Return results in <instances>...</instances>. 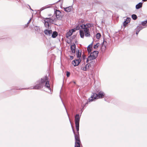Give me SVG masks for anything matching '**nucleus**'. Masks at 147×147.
<instances>
[{
	"label": "nucleus",
	"mask_w": 147,
	"mask_h": 147,
	"mask_svg": "<svg viewBox=\"0 0 147 147\" xmlns=\"http://www.w3.org/2000/svg\"><path fill=\"white\" fill-rule=\"evenodd\" d=\"M69 57H70V59L72 60L74 58V57L73 56L70 55Z\"/></svg>",
	"instance_id": "44"
},
{
	"label": "nucleus",
	"mask_w": 147,
	"mask_h": 147,
	"mask_svg": "<svg viewBox=\"0 0 147 147\" xmlns=\"http://www.w3.org/2000/svg\"><path fill=\"white\" fill-rule=\"evenodd\" d=\"M45 34L47 35H50L52 33V31L51 30H49L47 29H45L44 31Z\"/></svg>",
	"instance_id": "14"
},
{
	"label": "nucleus",
	"mask_w": 147,
	"mask_h": 147,
	"mask_svg": "<svg viewBox=\"0 0 147 147\" xmlns=\"http://www.w3.org/2000/svg\"><path fill=\"white\" fill-rule=\"evenodd\" d=\"M76 30L75 29V28H73L71 30H70L69 31H71V32L72 34L74 32H75Z\"/></svg>",
	"instance_id": "39"
},
{
	"label": "nucleus",
	"mask_w": 147,
	"mask_h": 147,
	"mask_svg": "<svg viewBox=\"0 0 147 147\" xmlns=\"http://www.w3.org/2000/svg\"><path fill=\"white\" fill-rule=\"evenodd\" d=\"M70 49L71 50V52L72 53H74V54H75L76 50V45L74 43H73V45H71L70 47Z\"/></svg>",
	"instance_id": "10"
},
{
	"label": "nucleus",
	"mask_w": 147,
	"mask_h": 147,
	"mask_svg": "<svg viewBox=\"0 0 147 147\" xmlns=\"http://www.w3.org/2000/svg\"><path fill=\"white\" fill-rule=\"evenodd\" d=\"M144 2H145L147 1V0H142Z\"/></svg>",
	"instance_id": "50"
},
{
	"label": "nucleus",
	"mask_w": 147,
	"mask_h": 147,
	"mask_svg": "<svg viewBox=\"0 0 147 147\" xmlns=\"http://www.w3.org/2000/svg\"><path fill=\"white\" fill-rule=\"evenodd\" d=\"M62 1H63V0H62Z\"/></svg>",
	"instance_id": "58"
},
{
	"label": "nucleus",
	"mask_w": 147,
	"mask_h": 147,
	"mask_svg": "<svg viewBox=\"0 0 147 147\" xmlns=\"http://www.w3.org/2000/svg\"><path fill=\"white\" fill-rule=\"evenodd\" d=\"M72 34L71 31L69 30L66 34V38H68L69 37L71 36Z\"/></svg>",
	"instance_id": "25"
},
{
	"label": "nucleus",
	"mask_w": 147,
	"mask_h": 147,
	"mask_svg": "<svg viewBox=\"0 0 147 147\" xmlns=\"http://www.w3.org/2000/svg\"><path fill=\"white\" fill-rule=\"evenodd\" d=\"M48 16H52V14H49L48 15Z\"/></svg>",
	"instance_id": "51"
},
{
	"label": "nucleus",
	"mask_w": 147,
	"mask_h": 147,
	"mask_svg": "<svg viewBox=\"0 0 147 147\" xmlns=\"http://www.w3.org/2000/svg\"><path fill=\"white\" fill-rule=\"evenodd\" d=\"M93 42H92L87 47V50L88 53H90L92 49Z\"/></svg>",
	"instance_id": "12"
},
{
	"label": "nucleus",
	"mask_w": 147,
	"mask_h": 147,
	"mask_svg": "<svg viewBox=\"0 0 147 147\" xmlns=\"http://www.w3.org/2000/svg\"><path fill=\"white\" fill-rule=\"evenodd\" d=\"M136 30V35H137L139 32L140 31V29L139 28H138V26H137V28L135 29Z\"/></svg>",
	"instance_id": "33"
},
{
	"label": "nucleus",
	"mask_w": 147,
	"mask_h": 147,
	"mask_svg": "<svg viewBox=\"0 0 147 147\" xmlns=\"http://www.w3.org/2000/svg\"><path fill=\"white\" fill-rule=\"evenodd\" d=\"M84 31L85 33V36L87 37H90L91 35L90 32L89 28H86L84 30Z\"/></svg>",
	"instance_id": "9"
},
{
	"label": "nucleus",
	"mask_w": 147,
	"mask_h": 147,
	"mask_svg": "<svg viewBox=\"0 0 147 147\" xmlns=\"http://www.w3.org/2000/svg\"><path fill=\"white\" fill-rule=\"evenodd\" d=\"M75 29L76 30H78L80 29V26L79 25V24L75 28Z\"/></svg>",
	"instance_id": "37"
},
{
	"label": "nucleus",
	"mask_w": 147,
	"mask_h": 147,
	"mask_svg": "<svg viewBox=\"0 0 147 147\" xmlns=\"http://www.w3.org/2000/svg\"><path fill=\"white\" fill-rule=\"evenodd\" d=\"M28 26V25H27L26 24L24 26V28H25L26 27H27Z\"/></svg>",
	"instance_id": "45"
},
{
	"label": "nucleus",
	"mask_w": 147,
	"mask_h": 147,
	"mask_svg": "<svg viewBox=\"0 0 147 147\" xmlns=\"http://www.w3.org/2000/svg\"><path fill=\"white\" fill-rule=\"evenodd\" d=\"M105 101H107V100H106V98H105Z\"/></svg>",
	"instance_id": "56"
},
{
	"label": "nucleus",
	"mask_w": 147,
	"mask_h": 147,
	"mask_svg": "<svg viewBox=\"0 0 147 147\" xmlns=\"http://www.w3.org/2000/svg\"><path fill=\"white\" fill-rule=\"evenodd\" d=\"M141 25H140H140H139L138 26V28H139V29H140V30H142V29L144 28V27H143V26H142Z\"/></svg>",
	"instance_id": "36"
},
{
	"label": "nucleus",
	"mask_w": 147,
	"mask_h": 147,
	"mask_svg": "<svg viewBox=\"0 0 147 147\" xmlns=\"http://www.w3.org/2000/svg\"><path fill=\"white\" fill-rule=\"evenodd\" d=\"M70 75V73L69 71H66V76L67 77H69Z\"/></svg>",
	"instance_id": "38"
},
{
	"label": "nucleus",
	"mask_w": 147,
	"mask_h": 147,
	"mask_svg": "<svg viewBox=\"0 0 147 147\" xmlns=\"http://www.w3.org/2000/svg\"><path fill=\"white\" fill-rule=\"evenodd\" d=\"M74 84H76V83L75 82H74Z\"/></svg>",
	"instance_id": "55"
},
{
	"label": "nucleus",
	"mask_w": 147,
	"mask_h": 147,
	"mask_svg": "<svg viewBox=\"0 0 147 147\" xmlns=\"http://www.w3.org/2000/svg\"><path fill=\"white\" fill-rule=\"evenodd\" d=\"M146 22H147V20H146Z\"/></svg>",
	"instance_id": "57"
},
{
	"label": "nucleus",
	"mask_w": 147,
	"mask_h": 147,
	"mask_svg": "<svg viewBox=\"0 0 147 147\" xmlns=\"http://www.w3.org/2000/svg\"><path fill=\"white\" fill-rule=\"evenodd\" d=\"M49 7H50L48 5H47L46 6H45V7H42L40 9V11H42L43 10H44V9H45L46 8H48Z\"/></svg>",
	"instance_id": "32"
},
{
	"label": "nucleus",
	"mask_w": 147,
	"mask_h": 147,
	"mask_svg": "<svg viewBox=\"0 0 147 147\" xmlns=\"http://www.w3.org/2000/svg\"><path fill=\"white\" fill-rule=\"evenodd\" d=\"M131 18L134 20H136L137 18V16L136 15L133 14L131 16Z\"/></svg>",
	"instance_id": "30"
},
{
	"label": "nucleus",
	"mask_w": 147,
	"mask_h": 147,
	"mask_svg": "<svg viewBox=\"0 0 147 147\" xmlns=\"http://www.w3.org/2000/svg\"><path fill=\"white\" fill-rule=\"evenodd\" d=\"M89 64L90 66H94V64L95 63V62L94 60H92L89 63H88Z\"/></svg>",
	"instance_id": "26"
},
{
	"label": "nucleus",
	"mask_w": 147,
	"mask_h": 147,
	"mask_svg": "<svg viewBox=\"0 0 147 147\" xmlns=\"http://www.w3.org/2000/svg\"><path fill=\"white\" fill-rule=\"evenodd\" d=\"M80 115L79 114H77L75 117V123L77 131H79V123L80 118Z\"/></svg>",
	"instance_id": "4"
},
{
	"label": "nucleus",
	"mask_w": 147,
	"mask_h": 147,
	"mask_svg": "<svg viewBox=\"0 0 147 147\" xmlns=\"http://www.w3.org/2000/svg\"><path fill=\"white\" fill-rule=\"evenodd\" d=\"M85 25L87 28L94 26V24L92 23H87Z\"/></svg>",
	"instance_id": "19"
},
{
	"label": "nucleus",
	"mask_w": 147,
	"mask_h": 147,
	"mask_svg": "<svg viewBox=\"0 0 147 147\" xmlns=\"http://www.w3.org/2000/svg\"><path fill=\"white\" fill-rule=\"evenodd\" d=\"M143 3L142 2H140L137 4L136 6V9H139L141 8L142 6Z\"/></svg>",
	"instance_id": "18"
},
{
	"label": "nucleus",
	"mask_w": 147,
	"mask_h": 147,
	"mask_svg": "<svg viewBox=\"0 0 147 147\" xmlns=\"http://www.w3.org/2000/svg\"><path fill=\"white\" fill-rule=\"evenodd\" d=\"M76 37V36L74 35H73L72 36H71L70 38V39H69L70 42H67V43L68 44L70 43L71 42V41H72V40L75 38Z\"/></svg>",
	"instance_id": "27"
},
{
	"label": "nucleus",
	"mask_w": 147,
	"mask_h": 147,
	"mask_svg": "<svg viewBox=\"0 0 147 147\" xmlns=\"http://www.w3.org/2000/svg\"><path fill=\"white\" fill-rule=\"evenodd\" d=\"M140 25H141L143 26H147V22L146 20H145L142 22L140 24Z\"/></svg>",
	"instance_id": "28"
},
{
	"label": "nucleus",
	"mask_w": 147,
	"mask_h": 147,
	"mask_svg": "<svg viewBox=\"0 0 147 147\" xmlns=\"http://www.w3.org/2000/svg\"><path fill=\"white\" fill-rule=\"evenodd\" d=\"M85 101H86V102L85 103V104H84L82 105V108H84V107H85L86 105H88V100L86 99V100H85Z\"/></svg>",
	"instance_id": "31"
},
{
	"label": "nucleus",
	"mask_w": 147,
	"mask_h": 147,
	"mask_svg": "<svg viewBox=\"0 0 147 147\" xmlns=\"http://www.w3.org/2000/svg\"><path fill=\"white\" fill-rule=\"evenodd\" d=\"M61 100L62 102V103H63V104L66 109L67 115H68V116L69 117V115L67 112V109L66 108V107L65 105H64V103H63V102L62 100V99L61 98ZM69 121H70V124L71 125V127L72 128L73 132V133L74 135L75 141H76V144H77L78 145V146H77V147H80V138H79V131H77V134H76L75 132L74 129V127L72 125L71 123V121L70 120L69 118Z\"/></svg>",
	"instance_id": "2"
},
{
	"label": "nucleus",
	"mask_w": 147,
	"mask_h": 147,
	"mask_svg": "<svg viewBox=\"0 0 147 147\" xmlns=\"http://www.w3.org/2000/svg\"><path fill=\"white\" fill-rule=\"evenodd\" d=\"M31 19H30L28 21V22L30 23L31 22Z\"/></svg>",
	"instance_id": "49"
},
{
	"label": "nucleus",
	"mask_w": 147,
	"mask_h": 147,
	"mask_svg": "<svg viewBox=\"0 0 147 147\" xmlns=\"http://www.w3.org/2000/svg\"><path fill=\"white\" fill-rule=\"evenodd\" d=\"M29 23H30L29 22H27V23L26 24H27V25H28V24H29Z\"/></svg>",
	"instance_id": "53"
},
{
	"label": "nucleus",
	"mask_w": 147,
	"mask_h": 147,
	"mask_svg": "<svg viewBox=\"0 0 147 147\" xmlns=\"http://www.w3.org/2000/svg\"><path fill=\"white\" fill-rule=\"evenodd\" d=\"M96 37L97 39H99L101 36V35L99 33H98L96 35Z\"/></svg>",
	"instance_id": "34"
},
{
	"label": "nucleus",
	"mask_w": 147,
	"mask_h": 147,
	"mask_svg": "<svg viewBox=\"0 0 147 147\" xmlns=\"http://www.w3.org/2000/svg\"><path fill=\"white\" fill-rule=\"evenodd\" d=\"M99 44V43H98L94 45L93 46V48L95 49L97 48L99 46V45H98Z\"/></svg>",
	"instance_id": "35"
},
{
	"label": "nucleus",
	"mask_w": 147,
	"mask_h": 147,
	"mask_svg": "<svg viewBox=\"0 0 147 147\" xmlns=\"http://www.w3.org/2000/svg\"><path fill=\"white\" fill-rule=\"evenodd\" d=\"M29 7V9H30V10H32V11H33V10L31 8L30 6V7Z\"/></svg>",
	"instance_id": "47"
},
{
	"label": "nucleus",
	"mask_w": 147,
	"mask_h": 147,
	"mask_svg": "<svg viewBox=\"0 0 147 147\" xmlns=\"http://www.w3.org/2000/svg\"><path fill=\"white\" fill-rule=\"evenodd\" d=\"M35 30L37 31H38L39 30H40L39 27L36 26L35 28Z\"/></svg>",
	"instance_id": "41"
},
{
	"label": "nucleus",
	"mask_w": 147,
	"mask_h": 147,
	"mask_svg": "<svg viewBox=\"0 0 147 147\" xmlns=\"http://www.w3.org/2000/svg\"><path fill=\"white\" fill-rule=\"evenodd\" d=\"M57 32L56 31H54L52 33V37L53 38H55L57 36Z\"/></svg>",
	"instance_id": "21"
},
{
	"label": "nucleus",
	"mask_w": 147,
	"mask_h": 147,
	"mask_svg": "<svg viewBox=\"0 0 147 147\" xmlns=\"http://www.w3.org/2000/svg\"><path fill=\"white\" fill-rule=\"evenodd\" d=\"M82 51H80L79 49L76 50L77 57L79 59H80L81 58Z\"/></svg>",
	"instance_id": "16"
},
{
	"label": "nucleus",
	"mask_w": 147,
	"mask_h": 147,
	"mask_svg": "<svg viewBox=\"0 0 147 147\" xmlns=\"http://www.w3.org/2000/svg\"><path fill=\"white\" fill-rule=\"evenodd\" d=\"M91 67L90 66L89 64L88 63L84 67H82L81 69L83 71H86L89 69L90 67Z\"/></svg>",
	"instance_id": "13"
},
{
	"label": "nucleus",
	"mask_w": 147,
	"mask_h": 147,
	"mask_svg": "<svg viewBox=\"0 0 147 147\" xmlns=\"http://www.w3.org/2000/svg\"><path fill=\"white\" fill-rule=\"evenodd\" d=\"M105 95V93L102 91H99L98 93H92L91 96L88 99L89 102L92 101L98 98H102Z\"/></svg>",
	"instance_id": "3"
},
{
	"label": "nucleus",
	"mask_w": 147,
	"mask_h": 147,
	"mask_svg": "<svg viewBox=\"0 0 147 147\" xmlns=\"http://www.w3.org/2000/svg\"><path fill=\"white\" fill-rule=\"evenodd\" d=\"M81 61V59H76L73 60L72 62V63L74 67L78 65Z\"/></svg>",
	"instance_id": "8"
},
{
	"label": "nucleus",
	"mask_w": 147,
	"mask_h": 147,
	"mask_svg": "<svg viewBox=\"0 0 147 147\" xmlns=\"http://www.w3.org/2000/svg\"><path fill=\"white\" fill-rule=\"evenodd\" d=\"M90 53H92V55L96 59L98 56V52L97 51H94L92 52H90Z\"/></svg>",
	"instance_id": "17"
},
{
	"label": "nucleus",
	"mask_w": 147,
	"mask_h": 147,
	"mask_svg": "<svg viewBox=\"0 0 147 147\" xmlns=\"http://www.w3.org/2000/svg\"><path fill=\"white\" fill-rule=\"evenodd\" d=\"M47 80L48 77L47 76H46L43 78L37 81L35 83V85L32 88L30 87L27 88V89L39 90L44 86L45 88L48 89L51 92V90L49 84V81L47 80Z\"/></svg>",
	"instance_id": "1"
},
{
	"label": "nucleus",
	"mask_w": 147,
	"mask_h": 147,
	"mask_svg": "<svg viewBox=\"0 0 147 147\" xmlns=\"http://www.w3.org/2000/svg\"><path fill=\"white\" fill-rule=\"evenodd\" d=\"M107 44V42L104 39L101 48V51L103 53L105 52L106 49V45Z\"/></svg>",
	"instance_id": "7"
},
{
	"label": "nucleus",
	"mask_w": 147,
	"mask_h": 147,
	"mask_svg": "<svg viewBox=\"0 0 147 147\" xmlns=\"http://www.w3.org/2000/svg\"><path fill=\"white\" fill-rule=\"evenodd\" d=\"M80 26V27L82 29H84H84H85L86 28L85 24H81Z\"/></svg>",
	"instance_id": "29"
},
{
	"label": "nucleus",
	"mask_w": 147,
	"mask_h": 147,
	"mask_svg": "<svg viewBox=\"0 0 147 147\" xmlns=\"http://www.w3.org/2000/svg\"><path fill=\"white\" fill-rule=\"evenodd\" d=\"M83 54L82 55V58L83 60L85 59L86 58V56L84 55V53H83Z\"/></svg>",
	"instance_id": "40"
},
{
	"label": "nucleus",
	"mask_w": 147,
	"mask_h": 147,
	"mask_svg": "<svg viewBox=\"0 0 147 147\" xmlns=\"http://www.w3.org/2000/svg\"><path fill=\"white\" fill-rule=\"evenodd\" d=\"M29 23H30L29 22H27V23L26 24H27V25H28V24H29Z\"/></svg>",
	"instance_id": "54"
},
{
	"label": "nucleus",
	"mask_w": 147,
	"mask_h": 147,
	"mask_svg": "<svg viewBox=\"0 0 147 147\" xmlns=\"http://www.w3.org/2000/svg\"><path fill=\"white\" fill-rule=\"evenodd\" d=\"M23 89H27V88H19L17 86H14L11 89V90H23Z\"/></svg>",
	"instance_id": "20"
},
{
	"label": "nucleus",
	"mask_w": 147,
	"mask_h": 147,
	"mask_svg": "<svg viewBox=\"0 0 147 147\" xmlns=\"http://www.w3.org/2000/svg\"><path fill=\"white\" fill-rule=\"evenodd\" d=\"M84 22V20L82 19L81 20L80 22V21H79L78 22V23H79V24L80 23V22L83 23Z\"/></svg>",
	"instance_id": "42"
},
{
	"label": "nucleus",
	"mask_w": 147,
	"mask_h": 147,
	"mask_svg": "<svg viewBox=\"0 0 147 147\" xmlns=\"http://www.w3.org/2000/svg\"><path fill=\"white\" fill-rule=\"evenodd\" d=\"M26 6H27H27H28L29 7H30V5H29L28 4H27V5H26Z\"/></svg>",
	"instance_id": "48"
},
{
	"label": "nucleus",
	"mask_w": 147,
	"mask_h": 147,
	"mask_svg": "<svg viewBox=\"0 0 147 147\" xmlns=\"http://www.w3.org/2000/svg\"><path fill=\"white\" fill-rule=\"evenodd\" d=\"M90 61V59H88V58H87V59H86V62L87 63H88L89 61Z\"/></svg>",
	"instance_id": "43"
},
{
	"label": "nucleus",
	"mask_w": 147,
	"mask_h": 147,
	"mask_svg": "<svg viewBox=\"0 0 147 147\" xmlns=\"http://www.w3.org/2000/svg\"><path fill=\"white\" fill-rule=\"evenodd\" d=\"M78 144H76V142H75V147H77V146H78Z\"/></svg>",
	"instance_id": "46"
},
{
	"label": "nucleus",
	"mask_w": 147,
	"mask_h": 147,
	"mask_svg": "<svg viewBox=\"0 0 147 147\" xmlns=\"http://www.w3.org/2000/svg\"><path fill=\"white\" fill-rule=\"evenodd\" d=\"M131 19L129 18H127L123 23V26L124 27H126L127 24L129 23Z\"/></svg>",
	"instance_id": "11"
},
{
	"label": "nucleus",
	"mask_w": 147,
	"mask_h": 147,
	"mask_svg": "<svg viewBox=\"0 0 147 147\" xmlns=\"http://www.w3.org/2000/svg\"><path fill=\"white\" fill-rule=\"evenodd\" d=\"M44 22L47 23H49V24H53L54 22H55L56 21V18H54L53 16H52L51 17L46 18H44L43 20Z\"/></svg>",
	"instance_id": "5"
},
{
	"label": "nucleus",
	"mask_w": 147,
	"mask_h": 147,
	"mask_svg": "<svg viewBox=\"0 0 147 147\" xmlns=\"http://www.w3.org/2000/svg\"><path fill=\"white\" fill-rule=\"evenodd\" d=\"M88 57L89 59H90V61H91L93 60L94 59H96L95 57H94L92 55V53H90V55Z\"/></svg>",
	"instance_id": "22"
},
{
	"label": "nucleus",
	"mask_w": 147,
	"mask_h": 147,
	"mask_svg": "<svg viewBox=\"0 0 147 147\" xmlns=\"http://www.w3.org/2000/svg\"><path fill=\"white\" fill-rule=\"evenodd\" d=\"M16 1H17L18 2H20V0H16Z\"/></svg>",
	"instance_id": "52"
},
{
	"label": "nucleus",
	"mask_w": 147,
	"mask_h": 147,
	"mask_svg": "<svg viewBox=\"0 0 147 147\" xmlns=\"http://www.w3.org/2000/svg\"><path fill=\"white\" fill-rule=\"evenodd\" d=\"M54 14H55V18H56V20L57 19L58 20H61L62 19V13L60 10L56 9L55 10ZM54 18H55L54 17Z\"/></svg>",
	"instance_id": "6"
},
{
	"label": "nucleus",
	"mask_w": 147,
	"mask_h": 147,
	"mask_svg": "<svg viewBox=\"0 0 147 147\" xmlns=\"http://www.w3.org/2000/svg\"><path fill=\"white\" fill-rule=\"evenodd\" d=\"M64 10L66 12H69L71 11L72 8V6H69L66 7H63Z\"/></svg>",
	"instance_id": "15"
},
{
	"label": "nucleus",
	"mask_w": 147,
	"mask_h": 147,
	"mask_svg": "<svg viewBox=\"0 0 147 147\" xmlns=\"http://www.w3.org/2000/svg\"><path fill=\"white\" fill-rule=\"evenodd\" d=\"M44 23V25L45 26L46 28H47V29H50L51 28V26H49V23H47L45 22Z\"/></svg>",
	"instance_id": "24"
},
{
	"label": "nucleus",
	"mask_w": 147,
	"mask_h": 147,
	"mask_svg": "<svg viewBox=\"0 0 147 147\" xmlns=\"http://www.w3.org/2000/svg\"><path fill=\"white\" fill-rule=\"evenodd\" d=\"M80 34L81 38H83L84 37V32L83 30H80Z\"/></svg>",
	"instance_id": "23"
}]
</instances>
